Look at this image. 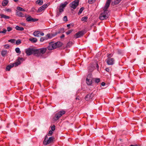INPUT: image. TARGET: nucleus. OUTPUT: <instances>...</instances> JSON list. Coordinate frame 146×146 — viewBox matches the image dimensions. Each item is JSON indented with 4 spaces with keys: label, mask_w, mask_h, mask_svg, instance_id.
I'll use <instances>...</instances> for the list:
<instances>
[{
    "label": "nucleus",
    "mask_w": 146,
    "mask_h": 146,
    "mask_svg": "<svg viewBox=\"0 0 146 146\" xmlns=\"http://www.w3.org/2000/svg\"><path fill=\"white\" fill-rule=\"evenodd\" d=\"M4 48L6 49H8L10 47V45L8 44H6L4 45Z\"/></svg>",
    "instance_id": "c03bdc74"
},
{
    "label": "nucleus",
    "mask_w": 146,
    "mask_h": 146,
    "mask_svg": "<svg viewBox=\"0 0 146 146\" xmlns=\"http://www.w3.org/2000/svg\"><path fill=\"white\" fill-rule=\"evenodd\" d=\"M48 7L47 4H44L41 6V7L43 9V10H44L47 7Z\"/></svg>",
    "instance_id": "72a5a7b5"
},
{
    "label": "nucleus",
    "mask_w": 146,
    "mask_h": 146,
    "mask_svg": "<svg viewBox=\"0 0 146 146\" xmlns=\"http://www.w3.org/2000/svg\"><path fill=\"white\" fill-rule=\"evenodd\" d=\"M7 32V30L5 29H3V31H0V33H5Z\"/></svg>",
    "instance_id": "a19ab883"
},
{
    "label": "nucleus",
    "mask_w": 146,
    "mask_h": 146,
    "mask_svg": "<svg viewBox=\"0 0 146 146\" xmlns=\"http://www.w3.org/2000/svg\"><path fill=\"white\" fill-rule=\"evenodd\" d=\"M48 138V136L47 135H46L44 137V139H45V141H46L47 140H46V139Z\"/></svg>",
    "instance_id": "13d9d810"
},
{
    "label": "nucleus",
    "mask_w": 146,
    "mask_h": 146,
    "mask_svg": "<svg viewBox=\"0 0 146 146\" xmlns=\"http://www.w3.org/2000/svg\"><path fill=\"white\" fill-rule=\"evenodd\" d=\"M25 25V24H22V25Z\"/></svg>",
    "instance_id": "774afa93"
},
{
    "label": "nucleus",
    "mask_w": 146,
    "mask_h": 146,
    "mask_svg": "<svg viewBox=\"0 0 146 146\" xmlns=\"http://www.w3.org/2000/svg\"><path fill=\"white\" fill-rule=\"evenodd\" d=\"M106 71L107 72H109V73H110L111 72V71H110V70L109 68H106L105 69Z\"/></svg>",
    "instance_id": "3c124183"
},
{
    "label": "nucleus",
    "mask_w": 146,
    "mask_h": 146,
    "mask_svg": "<svg viewBox=\"0 0 146 146\" xmlns=\"http://www.w3.org/2000/svg\"><path fill=\"white\" fill-rule=\"evenodd\" d=\"M65 36L64 35L62 34V35L60 36V38H64V37Z\"/></svg>",
    "instance_id": "052dcab7"
},
{
    "label": "nucleus",
    "mask_w": 146,
    "mask_h": 146,
    "mask_svg": "<svg viewBox=\"0 0 146 146\" xmlns=\"http://www.w3.org/2000/svg\"><path fill=\"white\" fill-rule=\"evenodd\" d=\"M94 81L95 83H98L100 82V79L99 78H95Z\"/></svg>",
    "instance_id": "f704fd0d"
},
{
    "label": "nucleus",
    "mask_w": 146,
    "mask_h": 146,
    "mask_svg": "<svg viewBox=\"0 0 146 146\" xmlns=\"http://www.w3.org/2000/svg\"><path fill=\"white\" fill-rule=\"evenodd\" d=\"M16 52L20 54L21 52V51H20V49L19 48H17L15 49Z\"/></svg>",
    "instance_id": "c756f323"
},
{
    "label": "nucleus",
    "mask_w": 146,
    "mask_h": 146,
    "mask_svg": "<svg viewBox=\"0 0 146 146\" xmlns=\"http://www.w3.org/2000/svg\"><path fill=\"white\" fill-rule=\"evenodd\" d=\"M92 93H89L85 97V99L87 101H89L90 99H92L93 97L92 95Z\"/></svg>",
    "instance_id": "ddd939ff"
},
{
    "label": "nucleus",
    "mask_w": 146,
    "mask_h": 146,
    "mask_svg": "<svg viewBox=\"0 0 146 146\" xmlns=\"http://www.w3.org/2000/svg\"><path fill=\"white\" fill-rule=\"evenodd\" d=\"M34 9H35L34 8L32 9H31L32 10V11H34Z\"/></svg>",
    "instance_id": "69168bd1"
},
{
    "label": "nucleus",
    "mask_w": 146,
    "mask_h": 146,
    "mask_svg": "<svg viewBox=\"0 0 146 146\" xmlns=\"http://www.w3.org/2000/svg\"><path fill=\"white\" fill-rule=\"evenodd\" d=\"M8 2L7 1H3L2 3V5L3 6H5L7 5Z\"/></svg>",
    "instance_id": "473e14b6"
},
{
    "label": "nucleus",
    "mask_w": 146,
    "mask_h": 146,
    "mask_svg": "<svg viewBox=\"0 0 146 146\" xmlns=\"http://www.w3.org/2000/svg\"><path fill=\"white\" fill-rule=\"evenodd\" d=\"M16 15L19 17H25L23 13L19 11H16Z\"/></svg>",
    "instance_id": "2eb2a0df"
},
{
    "label": "nucleus",
    "mask_w": 146,
    "mask_h": 146,
    "mask_svg": "<svg viewBox=\"0 0 146 146\" xmlns=\"http://www.w3.org/2000/svg\"><path fill=\"white\" fill-rule=\"evenodd\" d=\"M29 40L33 42H36L37 41V39L35 38H31L29 39Z\"/></svg>",
    "instance_id": "b1692460"
},
{
    "label": "nucleus",
    "mask_w": 146,
    "mask_h": 146,
    "mask_svg": "<svg viewBox=\"0 0 146 146\" xmlns=\"http://www.w3.org/2000/svg\"><path fill=\"white\" fill-rule=\"evenodd\" d=\"M89 80H86V83L88 85H91L92 84L93 80L90 79Z\"/></svg>",
    "instance_id": "393cba45"
},
{
    "label": "nucleus",
    "mask_w": 146,
    "mask_h": 146,
    "mask_svg": "<svg viewBox=\"0 0 146 146\" xmlns=\"http://www.w3.org/2000/svg\"><path fill=\"white\" fill-rule=\"evenodd\" d=\"M15 40H16L15 39H11L9 40L8 42H10L12 43H13L15 42Z\"/></svg>",
    "instance_id": "58836bf2"
},
{
    "label": "nucleus",
    "mask_w": 146,
    "mask_h": 146,
    "mask_svg": "<svg viewBox=\"0 0 146 146\" xmlns=\"http://www.w3.org/2000/svg\"><path fill=\"white\" fill-rule=\"evenodd\" d=\"M51 129L52 131H54L55 129V126L54 125H53L51 127Z\"/></svg>",
    "instance_id": "de8ad7c7"
},
{
    "label": "nucleus",
    "mask_w": 146,
    "mask_h": 146,
    "mask_svg": "<svg viewBox=\"0 0 146 146\" xmlns=\"http://www.w3.org/2000/svg\"><path fill=\"white\" fill-rule=\"evenodd\" d=\"M95 0H88V3L90 4H92L94 2Z\"/></svg>",
    "instance_id": "37998d69"
},
{
    "label": "nucleus",
    "mask_w": 146,
    "mask_h": 146,
    "mask_svg": "<svg viewBox=\"0 0 146 146\" xmlns=\"http://www.w3.org/2000/svg\"><path fill=\"white\" fill-rule=\"evenodd\" d=\"M37 83L38 84H39L40 86H41V84H40V82H37Z\"/></svg>",
    "instance_id": "e2e57ef3"
},
{
    "label": "nucleus",
    "mask_w": 146,
    "mask_h": 146,
    "mask_svg": "<svg viewBox=\"0 0 146 146\" xmlns=\"http://www.w3.org/2000/svg\"><path fill=\"white\" fill-rule=\"evenodd\" d=\"M43 3V1L42 0H37L36 3V4L39 5H41Z\"/></svg>",
    "instance_id": "5701e85b"
},
{
    "label": "nucleus",
    "mask_w": 146,
    "mask_h": 146,
    "mask_svg": "<svg viewBox=\"0 0 146 146\" xmlns=\"http://www.w3.org/2000/svg\"><path fill=\"white\" fill-rule=\"evenodd\" d=\"M90 79L93 80V78L92 77V74L90 73H89L88 75L87 76V78H86V80H90Z\"/></svg>",
    "instance_id": "aec40b11"
},
{
    "label": "nucleus",
    "mask_w": 146,
    "mask_h": 146,
    "mask_svg": "<svg viewBox=\"0 0 146 146\" xmlns=\"http://www.w3.org/2000/svg\"><path fill=\"white\" fill-rule=\"evenodd\" d=\"M115 60L113 58H108L106 60V62L109 65H112L114 63Z\"/></svg>",
    "instance_id": "6e6552de"
},
{
    "label": "nucleus",
    "mask_w": 146,
    "mask_h": 146,
    "mask_svg": "<svg viewBox=\"0 0 146 146\" xmlns=\"http://www.w3.org/2000/svg\"><path fill=\"white\" fill-rule=\"evenodd\" d=\"M50 43L52 45V46H53V47H54L53 48H54V49L56 48V44H55V42L53 43V42H52Z\"/></svg>",
    "instance_id": "79ce46f5"
},
{
    "label": "nucleus",
    "mask_w": 146,
    "mask_h": 146,
    "mask_svg": "<svg viewBox=\"0 0 146 146\" xmlns=\"http://www.w3.org/2000/svg\"><path fill=\"white\" fill-rule=\"evenodd\" d=\"M13 1L15 2H17L18 1V0H13Z\"/></svg>",
    "instance_id": "0e129e2a"
},
{
    "label": "nucleus",
    "mask_w": 146,
    "mask_h": 146,
    "mask_svg": "<svg viewBox=\"0 0 146 146\" xmlns=\"http://www.w3.org/2000/svg\"><path fill=\"white\" fill-rule=\"evenodd\" d=\"M55 44H56V48L60 47L62 46V43L60 41H58L56 42H55Z\"/></svg>",
    "instance_id": "f3484780"
},
{
    "label": "nucleus",
    "mask_w": 146,
    "mask_h": 146,
    "mask_svg": "<svg viewBox=\"0 0 146 146\" xmlns=\"http://www.w3.org/2000/svg\"><path fill=\"white\" fill-rule=\"evenodd\" d=\"M104 11V12L100 14V16L99 17V19L101 20L106 19L108 17V15H107L108 11H106L105 12V11Z\"/></svg>",
    "instance_id": "7ed1b4c3"
},
{
    "label": "nucleus",
    "mask_w": 146,
    "mask_h": 146,
    "mask_svg": "<svg viewBox=\"0 0 146 146\" xmlns=\"http://www.w3.org/2000/svg\"><path fill=\"white\" fill-rule=\"evenodd\" d=\"M45 139H44L43 141V144L44 145H46L47 144H49L53 140V138L52 137H50L46 141H45Z\"/></svg>",
    "instance_id": "9d476101"
},
{
    "label": "nucleus",
    "mask_w": 146,
    "mask_h": 146,
    "mask_svg": "<svg viewBox=\"0 0 146 146\" xmlns=\"http://www.w3.org/2000/svg\"><path fill=\"white\" fill-rule=\"evenodd\" d=\"M21 40L20 39H19L16 41V44L17 45H19L21 43Z\"/></svg>",
    "instance_id": "2f4dec72"
},
{
    "label": "nucleus",
    "mask_w": 146,
    "mask_h": 146,
    "mask_svg": "<svg viewBox=\"0 0 146 146\" xmlns=\"http://www.w3.org/2000/svg\"><path fill=\"white\" fill-rule=\"evenodd\" d=\"M15 29L16 30L20 31H23L24 30V29L23 27H20L18 25L16 26Z\"/></svg>",
    "instance_id": "4be33fe9"
},
{
    "label": "nucleus",
    "mask_w": 146,
    "mask_h": 146,
    "mask_svg": "<svg viewBox=\"0 0 146 146\" xmlns=\"http://www.w3.org/2000/svg\"><path fill=\"white\" fill-rule=\"evenodd\" d=\"M114 1H112L111 3V5L113 6L119 4L122 0H113Z\"/></svg>",
    "instance_id": "4468645a"
},
{
    "label": "nucleus",
    "mask_w": 146,
    "mask_h": 146,
    "mask_svg": "<svg viewBox=\"0 0 146 146\" xmlns=\"http://www.w3.org/2000/svg\"><path fill=\"white\" fill-rule=\"evenodd\" d=\"M111 1V0H107V1L106 3L105 4V5L104 6V10L105 11V12L106 11H108L107 10V9L109 7L110 5V4Z\"/></svg>",
    "instance_id": "1a4fd4ad"
},
{
    "label": "nucleus",
    "mask_w": 146,
    "mask_h": 146,
    "mask_svg": "<svg viewBox=\"0 0 146 146\" xmlns=\"http://www.w3.org/2000/svg\"><path fill=\"white\" fill-rule=\"evenodd\" d=\"M66 113V111L64 110H62L59 111L58 113H56L55 114L54 118L55 121H56L61 116L64 114Z\"/></svg>",
    "instance_id": "f03ea898"
},
{
    "label": "nucleus",
    "mask_w": 146,
    "mask_h": 146,
    "mask_svg": "<svg viewBox=\"0 0 146 146\" xmlns=\"http://www.w3.org/2000/svg\"><path fill=\"white\" fill-rule=\"evenodd\" d=\"M7 31L8 32H9V31H11L12 30V27H8L7 28Z\"/></svg>",
    "instance_id": "a18cd8bd"
},
{
    "label": "nucleus",
    "mask_w": 146,
    "mask_h": 146,
    "mask_svg": "<svg viewBox=\"0 0 146 146\" xmlns=\"http://www.w3.org/2000/svg\"><path fill=\"white\" fill-rule=\"evenodd\" d=\"M96 67L97 68V70L98 71V69H99V65H98V63H96Z\"/></svg>",
    "instance_id": "4d7b16f0"
},
{
    "label": "nucleus",
    "mask_w": 146,
    "mask_h": 146,
    "mask_svg": "<svg viewBox=\"0 0 146 146\" xmlns=\"http://www.w3.org/2000/svg\"><path fill=\"white\" fill-rule=\"evenodd\" d=\"M84 9V8L83 7H81L79 10L78 12V15H80L82 13V11Z\"/></svg>",
    "instance_id": "cd10ccee"
},
{
    "label": "nucleus",
    "mask_w": 146,
    "mask_h": 146,
    "mask_svg": "<svg viewBox=\"0 0 146 146\" xmlns=\"http://www.w3.org/2000/svg\"><path fill=\"white\" fill-rule=\"evenodd\" d=\"M47 38L46 37H42L40 38V41L41 42H42L45 40H47Z\"/></svg>",
    "instance_id": "7c9ffc66"
},
{
    "label": "nucleus",
    "mask_w": 146,
    "mask_h": 146,
    "mask_svg": "<svg viewBox=\"0 0 146 146\" xmlns=\"http://www.w3.org/2000/svg\"><path fill=\"white\" fill-rule=\"evenodd\" d=\"M71 24H69L67 25V26L68 28V29H69L70 28V26Z\"/></svg>",
    "instance_id": "bf43d9fd"
},
{
    "label": "nucleus",
    "mask_w": 146,
    "mask_h": 146,
    "mask_svg": "<svg viewBox=\"0 0 146 146\" xmlns=\"http://www.w3.org/2000/svg\"><path fill=\"white\" fill-rule=\"evenodd\" d=\"M57 34V33H56L54 34H47L46 35V36L47 37V39L48 38H51L53 37H54L55 36H56Z\"/></svg>",
    "instance_id": "dca6fc26"
},
{
    "label": "nucleus",
    "mask_w": 146,
    "mask_h": 146,
    "mask_svg": "<svg viewBox=\"0 0 146 146\" xmlns=\"http://www.w3.org/2000/svg\"><path fill=\"white\" fill-rule=\"evenodd\" d=\"M52 131L50 130L49 131L48 135V136H49L51 135H52Z\"/></svg>",
    "instance_id": "8fccbe9b"
},
{
    "label": "nucleus",
    "mask_w": 146,
    "mask_h": 146,
    "mask_svg": "<svg viewBox=\"0 0 146 146\" xmlns=\"http://www.w3.org/2000/svg\"><path fill=\"white\" fill-rule=\"evenodd\" d=\"M95 67L93 66H90L88 67V69L89 71L92 72L95 69Z\"/></svg>",
    "instance_id": "412c9836"
},
{
    "label": "nucleus",
    "mask_w": 146,
    "mask_h": 146,
    "mask_svg": "<svg viewBox=\"0 0 146 146\" xmlns=\"http://www.w3.org/2000/svg\"><path fill=\"white\" fill-rule=\"evenodd\" d=\"M17 9L20 11H25L26 10L22 8V7H17Z\"/></svg>",
    "instance_id": "c85d7f7f"
},
{
    "label": "nucleus",
    "mask_w": 146,
    "mask_h": 146,
    "mask_svg": "<svg viewBox=\"0 0 146 146\" xmlns=\"http://www.w3.org/2000/svg\"><path fill=\"white\" fill-rule=\"evenodd\" d=\"M73 30H70L68 31L66 33L67 35H68L70 34L71 33H72V32L73 31Z\"/></svg>",
    "instance_id": "c9c22d12"
},
{
    "label": "nucleus",
    "mask_w": 146,
    "mask_h": 146,
    "mask_svg": "<svg viewBox=\"0 0 146 146\" xmlns=\"http://www.w3.org/2000/svg\"><path fill=\"white\" fill-rule=\"evenodd\" d=\"M9 66L11 68L13 67L14 66V63L11 64L10 65H9Z\"/></svg>",
    "instance_id": "5fc2aeb1"
},
{
    "label": "nucleus",
    "mask_w": 146,
    "mask_h": 146,
    "mask_svg": "<svg viewBox=\"0 0 146 146\" xmlns=\"http://www.w3.org/2000/svg\"><path fill=\"white\" fill-rule=\"evenodd\" d=\"M24 59L23 58L19 57L18 58L17 61L14 63L15 66L16 67L21 64L20 61H23Z\"/></svg>",
    "instance_id": "f8f14e48"
},
{
    "label": "nucleus",
    "mask_w": 146,
    "mask_h": 146,
    "mask_svg": "<svg viewBox=\"0 0 146 146\" xmlns=\"http://www.w3.org/2000/svg\"><path fill=\"white\" fill-rule=\"evenodd\" d=\"M6 11L9 12H11V10L9 9H7Z\"/></svg>",
    "instance_id": "864d4df0"
},
{
    "label": "nucleus",
    "mask_w": 146,
    "mask_h": 146,
    "mask_svg": "<svg viewBox=\"0 0 146 146\" xmlns=\"http://www.w3.org/2000/svg\"><path fill=\"white\" fill-rule=\"evenodd\" d=\"M63 20L65 21H67V17L66 16H65L63 17Z\"/></svg>",
    "instance_id": "603ef678"
},
{
    "label": "nucleus",
    "mask_w": 146,
    "mask_h": 146,
    "mask_svg": "<svg viewBox=\"0 0 146 146\" xmlns=\"http://www.w3.org/2000/svg\"><path fill=\"white\" fill-rule=\"evenodd\" d=\"M25 17L26 18V20L28 22L31 23L32 22H35L37 21H38V19L33 18L31 16L29 15H27L26 14Z\"/></svg>",
    "instance_id": "20e7f679"
},
{
    "label": "nucleus",
    "mask_w": 146,
    "mask_h": 146,
    "mask_svg": "<svg viewBox=\"0 0 146 146\" xmlns=\"http://www.w3.org/2000/svg\"><path fill=\"white\" fill-rule=\"evenodd\" d=\"M79 0H75L72 1L70 4V7L73 8L74 9H75L79 5Z\"/></svg>",
    "instance_id": "39448f33"
},
{
    "label": "nucleus",
    "mask_w": 146,
    "mask_h": 146,
    "mask_svg": "<svg viewBox=\"0 0 146 146\" xmlns=\"http://www.w3.org/2000/svg\"><path fill=\"white\" fill-rule=\"evenodd\" d=\"M88 19V17L87 16H84L82 18L81 20L82 21L86 20Z\"/></svg>",
    "instance_id": "4c0bfd02"
},
{
    "label": "nucleus",
    "mask_w": 146,
    "mask_h": 146,
    "mask_svg": "<svg viewBox=\"0 0 146 146\" xmlns=\"http://www.w3.org/2000/svg\"><path fill=\"white\" fill-rule=\"evenodd\" d=\"M68 2L65 1L64 3H62L59 6L60 12H63L64 11V9L68 4Z\"/></svg>",
    "instance_id": "423d86ee"
},
{
    "label": "nucleus",
    "mask_w": 146,
    "mask_h": 146,
    "mask_svg": "<svg viewBox=\"0 0 146 146\" xmlns=\"http://www.w3.org/2000/svg\"><path fill=\"white\" fill-rule=\"evenodd\" d=\"M101 85L102 86H104L105 85V83L104 82H102L101 84Z\"/></svg>",
    "instance_id": "6e6d98bb"
},
{
    "label": "nucleus",
    "mask_w": 146,
    "mask_h": 146,
    "mask_svg": "<svg viewBox=\"0 0 146 146\" xmlns=\"http://www.w3.org/2000/svg\"><path fill=\"white\" fill-rule=\"evenodd\" d=\"M62 12H60V9H59V12H58L57 13L56 16V17H58V16H59L61 14V13H62Z\"/></svg>",
    "instance_id": "49530a36"
},
{
    "label": "nucleus",
    "mask_w": 146,
    "mask_h": 146,
    "mask_svg": "<svg viewBox=\"0 0 146 146\" xmlns=\"http://www.w3.org/2000/svg\"><path fill=\"white\" fill-rule=\"evenodd\" d=\"M33 35L35 36L39 37L41 36H43L44 34L43 32H40V31H37L34 32L33 33Z\"/></svg>",
    "instance_id": "9b49d317"
},
{
    "label": "nucleus",
    "mask_w": 146,
    "mask_h": 146,
    "mask_svg": "<svg viewBox=\"0 0 146 146\" xmlns=\"http://www.w3.org/2000/svg\"><path fill=\"white\" fill-rule=\"evenodd\" d=\"M1 18H4L5 19H9L10 18V17L8 16H6L3 14H1L0 15Z\"/></svg>",
    "instance_id": "a211bd4d"
},
{
    "label": "nucleus",
    "mask_w": 146,
    "mask_h": 146,
    "mask_svg": "<svg viewBox=\"0 0 146 146\" xmlns=\"http://www.w3.org/2000/svg\"><path fill=\"white\" fill-rule=\"evenodd\" d=\"M47 50L46 48H42L38 49L29 48L27 49L25 52L28 56L32 54L38 57L42 58L43 55L45 53Z\"/></svg>",
    "instance_id": "f257e3e1"
},
{
    "label": "nucleus",
    "mask_w": 146,
    "mask_h": 146,
    "mask_svg": "<svg viewBox=\"0 0 146 146\" xmlns=\"http://www.w3.org/2000/svg\"><path fill=\"white\" fill-rule=\"evenodd\" d=\"M43 10V9L41 7L39 8L38 10L37 11V13H40Z\"/></svg>",
    "instance_id": "e433bc0d"
},
{
    "label": "nucleus",
    "mask_w": 146,
    "mask_h": 146,
    "mask_svg": "<svg viewBox=\"0 0 146 146\" xmlns=\"http://www.w3.org/2000/svg\"><path fill=\"white\" fill-rule=\"evenodd\" d=\"M7 127H9V125H7Z\"/></svg>",
    "instance_id": "338daca9"
},
{
    "label": "nucleus",
    "mask_w": 146,
    "mask_h": 146,
    "mask_svg": "<svg viewBox=\"0 0 146 146\" xmlns=\"http://www.w3.org/2000/svg\"><path fill=\"white\" fill-rule=\"evenodd\" d=\"M70 24H71L70 26H71L72 27L74 26V24L73 23H70Z\"/></svg>",
    "instance_id": "680f3d73"
},
{
    "label": "nucleus",
    "mask_w": 146,
    "mask_h": 146,
    "mask_svg": "<svg viewBox=\"0 0 146 146\" xmlns=\"http://www.w3.org/2000/svg\"><path fill=\"white\" fill-rule=\"evenodd\" d=\"M7 51L6 50H3L1 52V54L3 56H4L7 53Z\"/></svg>",
    "instance_id": "a878e982"
},
{
    "label": "nucleus",
    "mask_w": 146,
    "mask_h": 146,
    "mask_svg": "<svg viewBox=\"0 0 146 146\" xmlns=\"http://www.w3.org/2000/svg\"><path fill=\"white\" fill-rule=\"evenodd\" d=\"M11 68L9 65L8 66H7L6 67V70L7 71H9Z\"/></svg>",
    "instance_id": "09e8293b"
},
{
    "label": "nucleus",
    "mask_w": 146,
    "mask_h": 146,
    "mask_svg": "<svg viewBox=\"0 0 146 146\" xmlns=\"http://www.w3.org/2000/svg\"><path fill=\"white\" fill-rule=\"evenodd\" d=\"M53 46H52L51 44H49V45L48 46L47 48L48 50H52L54 49Z\"/></svg>",
    "instance_id": "bb28decb"
},
{
    "label": "nucleus",
    "mask_w": 146,
    "mask_h": 146,
    "mask_svg": "<svg viewBox=\"0 0 146 146\" xmlns=\"http://www.w3.org/2000/svg\"><path fill=\"white\" fill-rule=\"evenodd\" d=\"M84 34L83 31H79L74 35V37L76 38H78L82 36Z\"/></svg>",
    "instance_id": "0eeeda50"
},
{
    "label": "nucleus",
    "mask_w": 146,
    "mask_h": 146,
    "mask_svg": "<svg viewBox=\"0 0 146 146\" xmlns=\"http://www.w3.org/2000/svg\"><path fill=\"white\" fill-rule=\"evenodd\" d=\"M72 44V42H69L67 43V46L68 47H70Z\"/></svg>",
    "instance_id": "ea45409f"
},
{
    "label": "nucleus",
    "mask_w": 146,
    "mask_h": 146,
    "mask_svg": "<svg viewBox=\"0 0 146 146\" xmlns=\"http://www.w3.org/2000/svg\"><path fill=\"white\" fill-rule=\"evenodd\" d=\"M64 29L63 28H61L59 29L58 31L56 33L57 34H59L61 33H64Z\"/></svg>",
    "instance_id": "6ab92c4d"
}]
</instances>
